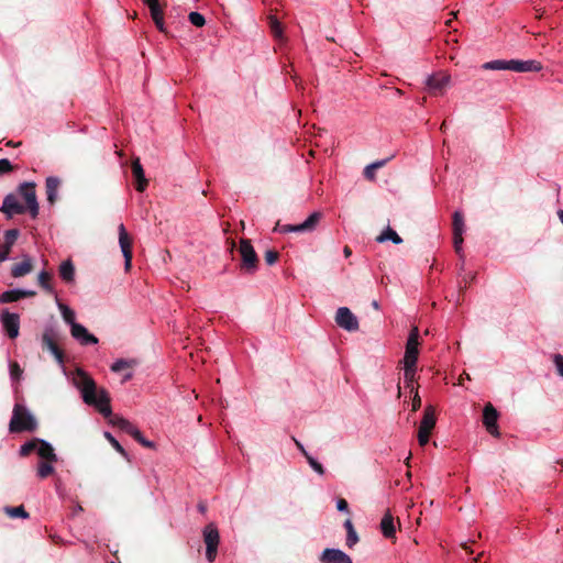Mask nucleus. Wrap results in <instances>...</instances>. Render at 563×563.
<instances>
[{
    "instance_id": "54",
    "label": "nucleus",
    "mask_w": 563,
    "mask_h": 563,
    "mask_svg": "<svg viewBox=\"0 0 563 563\" xmlns=\"http://www.w3.org/2000/svg\"><path fill=\"white\" fill-rule=\"evenodd\" d=\"M295 442H296V445H297V448L299 449V451H300V452L305 455V457L307 459V455H310V454L306 451L305 446H303L299 441H297V440H295Z\"/></svg>"
},
{
    "instance_id": "58",
    "label": "nucleus",
    "mask_w": 563,
    "mask_h": 563,
    "mask_svg": "<svg viewBox=\"0 0 563 563\" xmlns=\"http://www.w3.org/2000/svg\"><path fill=\"white\" fill-rule=\"evenodd\" d=\"M372 306H373V308H374V309H376V310H378V309H379V303H378L376 300H374V301L372 302Z\"/></svg>"
},
{
    "instance_id": "9",
    "label": "nucleus",
    "mask_w": 563,
    "mask_h": 563,
    "mask_svg": "<svg viewBox=\"0 0 563 563\" xmlns=\"http://www.w3.org/2000/svg\"><path fill=\"white\" fill-rule=\"evenodd\" d=\"M419 329L413 327L409 333L402 363L417 364L419 355Z\"/></svg>"
},
{
    "instance_id": "35",
    "label": "nucleus",
    "mask_w": 563,
    "mask_h": 563,
    "mask_svg": "<svg viewBox=\"0 0 563 563\" xmlns=\"http://www.w3.org/2000/svg\"><path fill=\"white\" fill-rule=\"evenodd\" d=\"M5 512L11 518H23L26 519L29 517V514L25 511V509L22 506L19 507H7Z\"/></svg>"
},
{
    "instance_id": "43",
    "label": "nucleus",
    "mask_w": 563,
    "mask_h": 563,
    "mask_svg": "<svg viewBox=\"0 0 563 563\" xmlns=\"http://www.w3.org/2000/svg\"><path fill=\"white\" fill-rule=\"evenodd\" d=\"M386 161L383 159V161H377L375 163H372L369 165H367L364 169V175L366 178H372V175H369V170H375L379 167H383L385 165Z\"/></svg>"
},
{
    "instance_id": "50",
    "label": "nucleus",
    "mask_w": 563,
    "mask_h": 563,
    "mask_svg": "<svg viewBox=\"0 0 563 563\" xmlns=\"http://www.w3.org/2000/svg\"><path fill=\"white\" fill-rule=\"evenodd\" d=\"M156 27L161 31V32H165V22H164V14L162 15H158L156 18H152Z\"/></svg>"
},
{
    "instance_id": "62",
    "label": "nucleus",
    "mask_w": 563,
    "mask_h": 563,
    "mask_svg": "<svg viewBox=\"0 0 563 563\" xmlns=\"http://www.w3.org/2000/svg\"><path fill=\"white\" fill-rule=\"evenodd\" d=\"M111 563H114V562H111Z\"/></svg>"
},
{
    "instance_id": "60",
    "label": "nucleus",
    "mask_w": 563,
    "mask_h": 563,
    "mask_svg": "<svg viewBox=\"0 0 563 563\" xmlns=\"http://www.w3.org/2000/svg\"><path fill=\"white\" fill-rule=\"evenodd\" d=\"M452 18L451 19H448V21L445 22L446 25H450L452 20L455 18V14L454 13H451Z\"/></svg>"
},
{
    "instance_id": "27",
    "label": "nucleus",
    "mask_w": 563,
    "mask_h": 563,
    "mask_svg": "<svg viewBox=\"0 0 563 563\" xmlns=\"http://www.w3.org/2000/svg\"><path fill=\"white\" fill-rule=\"evenodd\" d=\"M59 275H60L62 279H64L67 283H70L74 280L75 267L70 261H65L60 264Z\"/></svg>"
},
{
    "instance_id": "28",
    "label": "nucleus",
    "mask_w": 563,
    "mask_h": 563,
    "mask_svg": "<svg viewBox=\"0 0 563 563\" xmlns=\"http://www.w3.org/2000/svg\"><path fill=\"white\" fill-rule=\"evenodd\" d=\"M377 242L382 243L385 241H391L395 244H400L402 239L398 235L396 231L390 228L384 230L376 239Z\"/></svg>"
},
{
    "instance_id": "38",
    "label": "nucleus",
    "mask_w": 563,
    "mask_h": 563,
    "mask_svg": "<svg viewBox=\"0 0 563 563\" xmlns=\"http://www.w3.org/2000/svg\"><path fill=\"white\" fill-rule=\"evenodd\" d=\"M106 439L112 444V446L125 459H128V453L123 449V446L115 440V438L110 432H104Z\"/></svg>"
},
{
    "instance_id": "5",
    "label": "nucleus",
    "mask_w": 563,
    "mask_h": 563,
    "mask_svg": "<svg viewBox=\"0 0 563 563\" xmlns=\"http://www.w3.org/2000/svg\"><path fill=\"white\" fill-rule=\"evenodd\" d=\"M321 219L320 212H312L302 223L299 224H284L277 225L275 228L276 231L282 233H301V232H311L316 229L319 220Z\"/></svg>"
},
{
    "instance_id": "25",
    "label": "nucleus",
    "mask_w": 563,
    "mask_h": 563,
    "mask_svg": "<svg viewBox=\"0 0 563 563\" xmlns=\"http://www.w3.org/2000/svg\"><path fill=\"white\" fill-rule=\"evenodd\" d=\"M404 364V382L406 387L415 390L413 382L416 380L417 364L402 363Z\"/></svg>"
},
{
    "instance_id": "31",
    "label": "nucleus",
    "mask_w": 563,
    "mask_h": 563,
    "mask_svg": "<svg viewBox=\"0 0 563 563\" xmlns=\"http://www.w3.org/2000/svg\"><path fill=\"white\" fill-rule=\"evenodd\" d=\"M54 473V466L52 465V462L43 461L37 466V476L40 478H46L51 474Z\"/></svg>"
},
{
    "instance_id": "3",
    "label": "nucleus",
    "mask_w": 563,
    "mask_h": 563,
    "mask_svg": "<svg viewBox=\"0 0 563 563\" xmlns=\"http://www.w3.org/2000/svg\"><path fill=\"white\" fill-rule=\"evenodd\" d=\"M19 194L25 202V211H29L30 216L35 219L40 210L35 185L33 183H23L19 187Z\"/></svg>"
},
{
    "instance_id": "45",
    "label": "nucleus",
    "mask_w": 563,
    "mask_h": 563,
    "mask_svg": "<svg viewBox=\"0 0 563 563\" xmlns=\"http://www.w3.org/2000/svg\"><path fill=\"white\" fill-rule=\"evenodd\" d=\"M13 169L11 162L8 158L0 159V175L7 174Z\"/></svg>"
},
{
    "instance_id": "53",
    "label": "nucleus",
    "mask_w": 563,
    "mask_h": 563,
    "mask_svg": "<svg viewBox=\"0 0 563 563\" xmlns=\"http://www.w3.org/2000/svg\"><path fill=\"white\" fill-rule=\"evenodd\" d=\"M20 291V298H26V297H33L35 296V291L34 290H27V289H19Z\"/></svg>"
},
{
    "instance_id": "61",
    "label": "nucleus",
    "mask_w": 563,
    "mask_h": 563,
    "mask_svg": "<svg viewBox=\"0 0 563 563\" xmlns=\"http://www.w3.org/2000/svg\"><path fill=\"white\" fill-rule=\"evenodd\" d=\"M369 175H372V178H371V179H374V177H375V170H369Z\"/></svg>"
},
{
    "instance_id": "6",
    "label": "nucleus",
    "mask_w": 563,
    "mask_h": 563,
    "mask_svg": "<svg viewBox=\"0 0 563 563\" xmlns=\"http://www.w3.org/2000/svg\"><path fill=\"white\" fill-rule=\"evenodd\" d=\"M239 252L242 257V267L249 273L255 272L257 268V256L249 240H241Z\"/></svg>"
},
{
    "instance_id": "18",
    "label": "nucleus",
    "mask_w": 563,
    "mask_h": 563,
    "mask_svg": "<svg viewBox=\"0 0 563 563\" xmlns=\"http://www.w3.org/2000/svg\"><path fill=\"white\" fill-rule=\"evenodd\" d=\"M512 71L516 73H530V71H540L542 69V64L534 59L529 60H520L512 59Z\"/></svg>"
},
{
    "instance_id": "52",
    "label": "nucleus",
    "mask_w": 563,
    "mask_h": 563,
    "mask_svg": "<svg viewBox=\"0 0 563 563\" xmlns=\"http://www.w3.org/2000/svg\"><path fill=\"white\" fill-rule=\"evenodd\" d=\"M336 508L339 511H347L349 506H347L346 500L343 498L338 499Z\"/></svg>"
},
{
    "instance_id": "37",
    "label": "nucleus",
    "mask_w": 563,
    "mask_h": 563,
    "mask_svg": "<svg viewBox=\"0 0 563 563\" xmlns=\"http://www.w3.org/2000/svg\"><path fill=\"white\" fill-rule=\"evenodd\" d=\"M19 234H20V232L16 229H11V230L5 231L4 245H8L9 247L12 249V246L14 245L15 241L19 238Z\"/></svg>"
},
{
    "instance_id": "48",
    "label": "nucleus",
    "mask_w": 563,
    "mask_h": 563,
    "mask_svg": "<svg viewBox=\"0 0 563 563\" xmlns=\"http://www.w3.org/2000/svg\"><path fill=\"white\" fill-rule=\"evenodd\" d=\"M553 362L556 366L559 374L563 377V356L561 354H555L553 357Z\"/></svg>"
},
{
    "instance_id": "16",
    "label": "nucleus",
    "mask_w": 563,
    "mask_h": 563,
    "mask_svg": "<svg viewBox=\"0 0 563 563\" xmlns=\"http://www.w3.org/2000/svg\"><path fill=\"white\" fill-rule=\"evenodd\" d=\"M320 560L323 563H352V559L340 549H325Z\"/></svg>"
},
{
    "instance_id": "10",
    "label": "nucleus",
    "mask_w": 563,
    "mask_h": 563,
    "mask_svg": "<svg viewBox=\"0 0 563 563\" xmlns=\"http://www.w3.org/2000/svg\"><path fill=\"white\" fill-rule=\"evenodd\" d=\"M1 324L10 339H15L20 330V317L16 313H11L3 310L0 316Z\"/></svg>"
},
{
    "instance_id": "56",
    "label": "nucleus",
    "mask_w": 563,
    "mask_h": 563,
    "mask_svg": "<svg viewBox=\"0 0 563 563\" xmlns=\"http://www.w3.org/2000/svg\"><path fill=\"white\" fill-rule=\"evenodd\" d=\"M132 377H133V373L132 372L125 373L124 376H123L122 383H125V382L130 380Z\"/></svg>"
},
{
    "instance_id": "17",
    "label": "nucleus",
    "mask_w": 563,
    "mask_h": 563,
    "mask_svg": "<svg viewBox=\"0 0 563 563\" xmlns=\"http://www.w3.org/2000/svg\"><path fill=\"white\" fill-rule=\"evenodd\" d=\"M42 342H43V345L45 347H47V350L54 355L56 361L60 365H63V363H64V355H63V352L60 351V349L57 346V344L55 342L54 333H53L52 330H46L43 333Z\"/></svg>"
},
{
    "instance_id": "13",
    "label": "nucleus",
    "mask_w": 563,
    "mask_h": 563,
    "mask_svg": "<svg viewBox=\"0 0 563 563\" xmlns=\"http://www.w3.org/2000/svg\"><path fill=\"white\" fill-rule=\"evenodd\" d=\"M0 210L8 217L12 218L14 214H22L25 212V207L19 202L15 195H7L2 201Z\"/></svg>"
},
{
    "instance_id": "20",
    "label": "nucleus",
    "mask_w": 563,
    "mask_h": 563,
    "mask_svg": "<svg viewBox=\"0 0 563 563\" xmlns=\"http://www.w3.org/2000/svg\"><path fill=\"white\" fill-rule=\"evenodd\" d=\"M435 422H437V418H435L434 408L432 406H428L424 409V413L420 421L419 429L431 433L435 426Z\"/></svg>"
},
{
    "instance_id": "32",
    "label": "nucleus",
    "mask_w": 563,
    "mask_h": 563,
    "mask_svg": "<svg viewBox=\"0 0 563 563\" xmlns=\"http://www.w3.org/2000/svg\"><path fill=\"white\" fill-rule=\"evenodd\" d=\"M21 298H20L19 289L7 290V291H3L0 295V302H2V303L14 302V301H18Z\"/></svg>"
},
{
    "instance_id": "33",
    "label": "nucleus",
    "mask_w": 563,
    "mask_h": 563,
    "mask_svg": "<svg viewBox=\"0 0 563 563\" xmlns=\"http://www.w3.org/2000/svg\"><path fill=\"white\" fill-rule=\"evenodd\" d=\"M145 5L148 7L151 16L156 18L158 15L164 14L162 7L159 5L158 0H142Z\"/></svg>"
},
{
    "instance_id": "57",
    "label": "nucleus",
    "mask_w": 563,
    "mask_h": 563,
    "mask_svg": "<svg viewBox=\"0 0 563 563\" xmlns=\"http://www.w3.org/2000/svg\"><path fill=\"white\" fill-rule=\"evenodd\" d=\"M343 253H344L345 257H349V256H351L352 251H351V249L349 246H345L344 250H343Z\"/></svg>"
},
{
    "instance_id": "47",
    "label": "nucleus",
    "mask_w": 563,
    "mask_h": 563,
    "mask_svg": "<svg viewBox=\"0 0 563 563\" xmlns=\"http://www.w3.org/2000/svg\"><path fill=\"white\" fill-rule=\"evenodd\" d=\"M430 432L418 429V442L421 446H424L429 442Z\"/></svg>"
},
{
    "instance_id": "21",
    "label": "nucleus",
    "mask_w": 563,
    "mask_h": 563,
    "mask_svg": "<svg viewBox=\"0 0 563 563\" xmlns=\"http://www.w3.org/2000/svg\"><path fill=\"white\" fill-rule=\"evenodd\" d=\"M32 272V260L29 256H24L21 263L12 266L11 275L14 278L23 277Z\"/></svg>"
},
{
    "instance_id": "55",
    "label": "nucleus",
    "mask_w": 563,
    "mask_h": 563,
    "mask_svg": "<svg viewBox=\"0 0 563 563\" xmlns=\"http://www.w3.org/2000/svg\"><path fill=\"white\" fill-rule=\"evenodd\" d=\"M344 527H345V529H346V533H347L349 531H353V530H354V527H353V523H352L351 519L345 520V522H344Z\"/></svg>"
},
{
    "instance_id": "30",
    "label": "nucleus",
    "mask_w": 563,
    "mask_h": 563,
    "mask_svg": "<svg viewBox=\"0 0 563 563\" xmlns=\"http://www.w3.org/2000/svg\"><path fill=\"white\" fill-rule=\"evenodd\" d=\"M51 277L52 276H51V274L48 272L42 271L38 274L37 282L46 291H48L51 294H55L52 285L49 284Z\"/></svg>"
},
{
    "instance_id": "15",
    "label": "nucleus",
    "mask_w": 563,
    "mask_h": 563,
    "mask_svg": "<svg viewBox=\"0 0 563 563\" xmlns=\"http://www.w3.org/2000/svg\"><path fill=\"white\" fill-rule=\"evenodd\" d=\"M71 336L81 345L97 344L98 339L88 332V330L80 323H74L70 328Z\"/></svg>"
},
{
    "instance_id": "12",
    "label": "nucleus",
    "mask_w": 563,
    "mask_h": 563,
    "mask_svg": "<svg viewBox=\"0 0 563 563\" xmlns=\"http://www.w3.org/2000/svg\"><path fill=\"white\" fill-rule=\"evenodd\" d=\"M450 79V75L445 73H437L427 78L426 85L432 93L438 95L442 93L448 87Z\"/></svg>"
},
{
    "instance_id": "36",
    "label": "nucleus",
    "mask_w": 563,
    "mask_h": 563,
    "mask_svg": "<svg viewBox=\"0 0 563 563\" xmlns=\"http://www.w3.org/2000/svg\"><path fill=\"white\" fill-rule=\"evenodd\" d=\"M36 445H38V439H34V440H31L29 442H25L20 448V455L21 456H26L31 452L36 451V448H37Z\"/></svg>"
},
{
    "instance_id": "26",
    "label": "nucleus",
    "mask_w": 563,
    "mask_h": 563,
    "mask_svg": "<svg viewBox=\"0 0 563 563\" xmlns=\"http://www.w3.org/2000/svg\"><path fill=\"white\" fill-rule=\"evenodd\" d=\"M512 59H495L487 62L483 65L484 69L488 70H511L512 71Z\"/></svg>"
},
{
    "instance_id": "40",
    "label": "nucleus",
    "mask_w": 563,
    "mask_h": 563,
    "mask_svg": "<svg viewBox=\"0 0 563 563\" xmlns=\"http://www.w3.org/2000/svg\"><path fill=\"white\" fill-rule=\"evenodd\" d=\"M22 373L23 371L18 363H10V376L13 380H19Z\"/></svg>"
},
{
    "instance_id": "8",
    "label": "nucleus",
    "mask_w": 563,
    "mask_h": 563,
    "mask_svg": "<svg viewBox=\"0 0 563 563\" xmlns=\"http://www.w3.org/2000/svg\"><path fill=\"white\" fill-rule=\"evenodd\" d=\"M335 322L340 328L349 332L358 330V320L347 307H340L336 310Z\"/></svg>"
},
{
    "instance_id": "4",
    "label": "nucleus",
    "mask_w": 563,
    "mask_h": 563,
    "mask_svg": "<svg viewBox=\"0 0 563 563\" xmlns=\"http://www.w3.org/2000/svg\"><path fill=\"white\" fill-rule=\"evenodd\" d=\"M203 541L206 543V555L209 562H213L217 555L220 536L218 528L209 523L203 529Z\"/></svg>"
},
{
    "instance_id": "24",
    "label": "nucleus",
    "mask_w": 563,
    "mask_h": 563,
    "mask_svg": "<svg viewBox=\"0 0 563 563\" xmlns=\"http://www.w3.org/2000/svg\"><path fill=\"white\" fill-rule=\"evenodd\" d=\"M380 530L385 538H393L396 533V527L394 522V517L388 511L384 515L380 521Z\"/></svg>"
},
{
    "instance_id": "19",
    "label": "nucleus",
    "mask_w": 563,
    "mask_h": 563,
    "mask_svg": "<svg viewBox=\"0 0 563 563\" xmlns=\"http://www.w3.org/2000/svg\"><path fill=\"white\" fill-rule=\"evenodd\" d=\"M132 174L136 181V190L144 191L147 186V179L145 178L143 167L140 163V158H135L132 162Z\"/></svg>"
},
{
    "instance_id": "42",
    "label": "nucleus",
    "mask_w": 563,
    "mask_h": 563,
    "mask_svg": "<svg viewBox=\"0 0 563 563\" xmlns=\"http://www.w3.org/2000/svg\"><path fill=\"white\" fill-rule=\"evenodd\" d=\"M271 30L275 37L282 36V25L276 18H271Z\"/></svg>"
},
{
    "instance_id": "29",
    "label": "nucleus",
    "mask_w": 563,
    "mask_h": 563,
    "mask_svg": "<svg viewBox=\"0 0 563 563\" xmlns=\"http://www.w3.org/2000/svg\"><path fill=\"white\" fill-rule=\"evenodd\" d=\"M57 307L60 311L63 320L73 328L74 323H77L75 320V311L71 310L68 306L63 302L57 301Z\"/></svg>"
},
{
    "instance_id": "41",
    "label": "nucleus",
    "mask_w": 563,
    "mask_h": 563,
    "mask_svg": "<svg viewBox=\"0 0 563 563\" xmlns=\"http://www.w3.org/2000/svg\"><path fill=\"white\" fill-rule=\"evenodd\" d=\"M307 462L313 468L314 472H317L320 475L324 474L323 466L314 457H312L311 455H307Z\"/></svg>"
},
{
    "instance_id": "44",
    "label": "nucleus",
    "mask_w": 563,
    "mask_h": 563,
    "mask_svg": "<svg viewBox=\"0 0 563 563\" xmlns=\"http://www.w3.org/2000/svg\"><path fill=\"white\" fill-rule=\"evenodd\" d=\"M358 542V537L355 530L349 531L346 536V545L353 548Z\"/></svg>"
},
{
    "instance_id": "46",
    "label": "nucleus",
    "mask_w": 563,
    "mask_h": 563,
    "mask_svg": "<svg viewBox=\"0 0 563 563\" xmlns=\"http://www.w3.org/2000/svg\"><path fill=\"white\" fill-rule=\"evenodd\" d=\"M277 260H278V253L277 252L272 251V250L266 251V253H265V262L268 265L275 264L277 262Z\"/></svg>"
},
{
    "instance_id": "7",
    "label": "nucleus",
    "mask_w": 563,
    "mask_h": 563,
    "mask_svg": "<svg viewBox=\"0 0 563 563\" xmlns=\"http://www.w3.org/2000/svg\"><path fill=\"white\" fill-rule=\"evenodd\" d=\"M119 245L124 257V268L128 272L132 265V239L128 234L123 223L118 227Z\"/></svg>"
},
{
    "instance_id": "23",
    "label": "nucleus",
    "mask_w": 563,
    "mask_h": 563,
    "mask_svg": "<svg viewBox=\"0 0 563 563\" xmlns=\"http://www.w3.org/2000/svg\"><path fill=\"white\" fill-rule=\"evenodd\" d=\"M59 185H60L59 178H57L55 176H49L46 178L45 187H46L47 200L49 203H54L55 200L57 199Z\"/></svg>"
},
{
    "instance_id": "14",
    "label": "nucleus",
    "mask_w": 563,
    "mask_h": 563,
    "mask_svg": "<svg viewBox=\"0 0 563 563\" xmlns=\"http://www.w3.org/2000/svg\"><path fill=\"white\" fill-rule=\"evenodd\" d=\"M498 412L492 404H487L483 411V422L487 431L495 437L499 435L497 428Z\"/></svg>"
},
{
    "instance_id": "39",
    "label": "nucleus",
    "mask_w": 563,
    "mask_h": 563,
    "mask_svg": "<svg viewBox=\"0 0 563 563\" xmlns=\"http://www.w3.org/2000/svg\"><path fill=\"white\" fill-rule=\"evenodd\" d=\"M190 23L197 27H202L206 24V19L199 12H190L188 16Z\"/></svg>"
},
{
    "instance_id": "59",
    "label": "nucleus",
    "mask_w": 563,
    "mask_h": 563,
    "mask_svg": "<svg viewBox=\"0 0 563 563\" xmlns=\"http://www.w3.org/2000/svg\"><path fill=\"white\" fill-rule=\"evenodd\" d=\"M558 216H559V218H560V221H561V222H562V224H563V210H560V211L558 212Z\"/></svg>"
},
{
    "instance_id": "2",
    "label": "nucleus",
    "mask_w": 563,
    "mask_h": 563,
    "mask_svg": "<svg viewBox=\"0 0 563 563\" xmlns=\"http://www.w3.org/2000/svg\"><path fill=\"white\" fill-rule=\"evenodd\" d=\"M37 427L36 419L29 411V409L20 404H15L12 417L9 423L10 432H23V431H34Z\"/></svg>"
},
{
    "instance_id": "1",
    "label": "nucleus",
    "mask_w": 563,
    "mask_h": 563,
    "mask_svg": "<svg viewBox=\"0 0 563 563\" xmlns=\"http://www.w3.org/2000/svg\"><path fill=\"white\" fill-rule=\"evenodd\" d=\"M73 383L80 390L84 401L95 406L106 418H110V423L133 437L143 446L154 448V443L146 440L132 422L123 417L112 416L108 393L104 389H98L95 380L85 371L77 368L73 376Z\"/></svg>"
},
{
    "instance_id": "51",
    "label": "nucleus",
    "mask_w": 563,
    "mask_h": 563,
    "mask_svg": "<svg viewBox=\"0 0 563 563\" xmlns=\"http://www.w3.org/2000/svg\"><path fill=\"white\" fill-rule=\"evenodd\" d=\"M421 406V398L419 397L418 395V390L416 389L415 390V396L412 398V410L416 411L420 408Z\"/></svg>"
},
{
    "instance_id": "22",
    "label": "nucleus",
    "mask_w": 563,
    "mask_h": 563,
    "mask_svg": "<svg viewBox=\"0 0 563 563\" xmlns=\"http://www.w3.org/2000/svg\"><path fill=\"white\" fill-rule=\"evenodd\" d=\"M36 446V453L41 459L48 462H55L57 460L54 449L48 442L38 440V445Z\"/></svg>"
},
{
    "instance_id": "34",
    "label": "nucleus",
    "mask_w": 563,
    "mask_h": 563,
    "mask_svg": "<svg viewBox=\"0 0 563 563\" xmlns=\"http://www.w3.org/2000/svg\"><path fill=\"white\" fill-rule=\"evenodd\" d=\"M134 364H135L134 361H128V360L120 358V360H117L111 365V371L114 372V373H119V372H121V371H123L125 368L132 367Z\"/></svg>"
},
{
    "instance_id": "11",
    "label": "nucleus",
    "mask_w": 563,
    "mask_h": 563,
    "mask_svg": "<svg viewBox=\"0 0 563 563\" xmlns=\"http://www.w3.org/2000/svg\"><path fill=\"white\" fill-rule=\"evenodd\" d=\"M465 232L464 218L461 211H455L453 214V242L456 253L462 252L463 233Z\"/></svg>"
},
{
    "instance_id": "49",
    "label": "nucleus",
    "mask_w": 563,
    "mask_h": 563,
    "mask_svg": "<svg viewBox=\"0 0 563 563\" xmlns=\"http://www.w3.org/2000/svg\"><path fill=\"white\" fill-rule=\"evenodd\" d=\"M10 252H11V247L2 244L0 246V262L7 261L9 258Z\"/></svg>"
}]
</instances>
